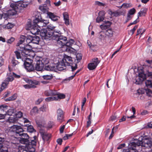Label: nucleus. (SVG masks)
<instances>
[{"instance_id": "1", "label": "nucleus", "mask_w": 152, "mask_h": 152, "mask_svg": "<svg viewBox=\"0 0 152 152\" xmlns=\"http://www.w3.org/2000/svg\"><path fill=\"white\" fill-rule=\"evenodd\" d=\"M72 62V58L70 57L65 56L62 60L59 61L57 65L51 63L49 65L45 66V70L49 71H56L57 70L61 71L65 69L67 66H70L72 69V71L73 72L77 68V64H74L72 66L70 65Z\"/></svg>"}, {"instance_id": "2", "label": "nucleus", "mask_w": 152, "mask_h": 152, "mask_svg": "<svg viewBox=\"0 0 152 152\" xmlns=\"http://www.w3.org/2000/svg\"><path fill=\"white\" fill-rule=\"evenodd\" d=\"M134 141L132 142V145H136L137 146L141 145L145 148H151L152 147V139L147 136L142 137L136 136L134 137Z\"/></svg>"}, {"instance_id": "3", "label": "nucleus", "mask_w": 152, "mask_h": 152, "mask_svg": "<svg viewBox=\"0 0 152 152\" xmlns=\"http://www.w3.org/2000/svg\"><path fill=\"white\" fill-rule=\"evenodd\" d=\"M26 38V37L24 35L20 36L19 42L17 44V48L18 50L17 51L20 52L21 54L23 53L26 55H28L32 49V47L30 45L22 44L24 42Z\"/></svg>"}, {"instance_id": "4", "label": "nucleus", "mask_w": 152, "mask_h": 152, "mask_svg": "<svg viewBox=\"0 0 152 152\" xmlns=\"http://www.w3.org/2000/svg\"><path fill=\"white\" fill-rule=\"evenodd\" d=\"M15 53L18 59H20L23 61L24 62L25 68L27 71L30 72L33 70L34 67L32 64L27 61H30L31 62V60L27 58L28 56L29 55V53L28 55H26L23 53L21 54L18 51H15Z\"/></svg>"}, {"instance_id": "5", "label": "nucleus", "mask_w": 152, "mask_h": 152, "mask_svg": "<svg viewBox=\"0 0 152 152\" xmlns=\"http://www.w3.org/2000/svg\"><path fill=\"white\" fill-rule=\"evenodd\" d=\"M10 130L9 133L11 132H13L17 136L19 135L21 137V138L29 139V136L27 133H23L24 130L20 126L13 125L11 126Z\"/></svg>"}, {"instance_id": "6", "label": "nucleus", "mask_w": 152, "mask_h": 152, "mask_svg": "<svg viewBox=\"0 0 152 152\" xmlns=\"http://www.w3.org/2000/svg\"><path fill=\"white\" fill-rule=\"evenodd\" d=\"M41 58L37 56L34 57L33 58L34 61L36 62L35 68L37 71L42 70L43 68L44 65L47 64L48 63V59L44 58L41 60Z\"/></svg>"}, {"instance_id": "7", "label": "nucleus", "mask_w": 152, "mask_h": 152, "mask_svg": "<svg viewBox=\"0 0 152 152\" xmlns=\"http://www.w3.org/2000/svg\"><path fill=\"white\" fill-rule=\"evenodd\" d=\"M52 39L56 40L57 44L60 46V47L64 49V45L67 42V38L63 36H59L54 34L52 37Z\"/></svg>"}, {"instance_id": "8", "label": "nucleus", "mask_w": 152, "mask_h": 152, "mask_svg": "<svg viewBox=\"0 0 152 152\" xmlns=\"http://www.w3.org/2000/svg\"><path fill=\"white\" fill-rule=\"evenodd\" d=\"M28 4V2L24 1H13L12 3H10V7H13L14 6H16L17 9L19 10L20 12L24 8L26 7Z\"/></svg>"}, {"instance_id": "9", "label": "nucleus", "mask_w": 152, "mask_h": 152, "mask_svg": "<svg viewBox=\"0 0 152 152\" xmlns=\"http://www.w3.org/2000/svg\"><path fill=\"white\" fill-rule=\"evenodd\" d=\"M40 35L42 39L50 40V38L52 39V37L54 34L51 32L47 31L46 29L43 28L40 30Z\"/></svg>"}, {"instance_id": "10", "label": "nucleus", "mask_w": 152, "mask_h": 152, "mask_svg": "<svg viewBox=\"0 0 152 152\" xmlns=\"http://www.w3.org/2000/svg\"><path fill=\"white\" fill-rule=\"evenodd\" d=\"M100 62V61L98 60L97 58L93 59L91 62L88 65V69L90 70L95 69Z\"/></svg>"}, {"instance_id": "11", "label": "nucleus", "mask_w": 152, "mask_h": 152, "mask_svg": "<svg viewBox=\"0 0 152 152\" xmlns=\"http://www.w3.org/2000/svg\"><path fill=\"white\" fill-rule=\"evenodd\" d=\"M74 42V40L73 39H70L68 40L67 39V42L64 45V49H62V50L64 51H65L68 52H71V49H72L71 48V46L72 45Z\"/></svg>"}, {"instance_id": "12", "label": "nucleus", "mask_w": 152, "mask_h": 152, "mask_svg": "<svg viewBox=\"0 0 152 152\" xmlns=\"http://www.w3.org/2000/svg\"><path fill=\"white\" fill-rule=\"evenodd\" d=\"M37 21V19H35L33 21V23L32 24V26L30 30L31 33L33 34L36 35L39 34L40 31L39 29L35 23H36Z\"/></svg>"}, {"instance_id": "13", "label": "nucleus", "mask_w": 152, "mask_h": 152, "mask_svg": "<svg viewBox=\"0 0 152 152\" xmlns=\"http://www.w3.org/2000/svg\"><path fill=\"white\" fill-rule=\"evenodd\" d=\"M57 120L60 123L64 121V116L63 111L60 109H58L57 111Z\"/></svg>"}, {"instance_id": "14", "label": "nucleus", "mask_w": 152, "mask_h": 152, "mask_svg": "<svg viewBox=\"0 0 152 152\" xmlns=\"http://www.w3.org/2000/svg\"><path fill=\"white\" fill-rule=\"evenodd\" d=\"M24 80L26 83L29 84L31 88H35L36 85L39 84V82L36 80H29L27 78H24Z\"/></svg>"}, {"instance_id": "15", "label": "nucleus", "mask_w": 152, "mask_h": 152, "mask_svg": "<svg viewBox=\"0 0 152 152\" xmlns=\"http://www.w3.org/2000/svg\"><path fill=\"white\" fill-rule=\"evenodd\" d=\"M146 75L143 72H139L136 80V84H140L146 79Z\"/></svg>"}, {"instance_id": "16", "label": "nucleus", "mask_w": 152, "mask_h": 152, "mask_svg": "<svg viewBox=\"0 0 152 152\" xmlns=\"http://www.w3.org/2000/svg\"><path fill=\"white\" fill-rule=\"evenodd\" d=\"M15 116L14 117H10L8 118V120L10 122L14 123L16 119V118H20L23 115V113L20 111H18L15 113Z\"/></svg>"}, {"instance_id": "17", "label": "nucleus", "mask_w": 152, "mask_h": 152, "mask_svg": "<svg viewBox=\"0 0 152 152\" xmlns=\"http://www.w3.org/2000/svg\"><path fill=\"white\" fill-rule=\"evenodd\" d=\"M48 23V21L45 20H42L40 21H38L37 20V23H35L39 29L40 30L41 29V27L46 26L47 24Z\"/></svg>"}, {"instance_id": "18", "label": "nucleus", "mask_w": 152, "mask_h": 152, "mask_svg": "<svg viewBox=\"0 0 152 152\" xmlns=\"http://www.w3.org/2000/svg\"><path fill=\"white\" fill-rule=\"evenodd\" d=\"M11 7L12 9L9 10L7 12L8 15H13L16 14L17 13L20 12L16 6H14L13 7Z\"/></svg>"}, {"instance_id": "19", "label": "nucleus", "mask_w": 152, "mask_h": 152, "mask_svg": "<svg viewBox=\"0 0 152 152\" xmlns=\"http://www.w3.org/2000/svg\"><path fill=\"white\" fill-rule=\"evenodd\" d=\"M9 72H8L7 74V77L5 80V81L8 82V83L9 82L12 81L14 79L13 76L14 72L10 71L9 68Z\"/></svg>"}, {"instance_id": "20", "label": "nucleus", "mask_w": 152, "mask_h": 152, "mask_svg": "<svg viewBox=\"0 0 152 152\" xmlns=\"http://www.w3.org/2000/svg\"><path fill=\"white\" fill-rule=\"evenodd\" d=\"M104 18V13L103 11H100L99 13V16L96 19V22L99 23L103 20Z\"/></svg>"}, {"instance_id": "21", "label": "nucleus", "mask_w": 152, "mask_h": 152, "mask_svg": "<svg viewBox=\"0 0 152 152\" xmlns=\"http://www.w3.org/2000/svg\"><path fill=\"white\" fill-rule=\"evenodd\" d=\"M47 15L49 18L52 20L54 21H57L59 18L58 16L55 15L53 13L50 12H48Z\"/></svg>"}, {"instance_id": "22", "label": "nucleus", "mask_w": 152, "mask_h": 152, "mask_svg": "<svg viewBox=\"0 0 152 152\" xmlns=\"http://www.w3.org/2000/svg\"><path fill=\"white\" fill-rule=\"evenodd\" d=\"M40 133L44 141L48 140L51 137V134H50L43 132H41Z\"/></svg>"}, {"instance_id": "23", "label": "nucleus", "mask_w": 152, "mask_h": 152, "mask_svg": "<svg viewBox=\"0 0 152 152\" xmlns=\"http://www.w3.org/2000/svg\"><path fill=\"white\" fill-rule=\"evenodd\" d=\"M111 25V23L109 21H105L104 23L100 26V27L102 30H105L109 28Z\"/></svg>"}, {"instance_id": "24", "label": "nucleus", "mask_w": 152, "mask_h": 152, "mask_svg": "<svg viewBox=\"0 0 152 152\" xmlns=\"http://www.w3.org/2000/svg\"><path fill=\"white\" fill-rule=\"evenodd\" d=\"M63 16L65 24L67 26L69 25V20L68 13L66 12H64L63 13Z\"/></svg>"}, {"instance_id": "25", "label": "nucleus", "mask_w": 152, "mask_h": 152, "mask_svg": "<svg viewBox=\"0 0 152 152\" xmlns=\"http://www.w3.org/2000/svg\"><path fill=\"white\" fill-rule=\"evenodd\" d=\"M31 41L32 43L37 44L39 43V37L37 36L32 37Z\"/></svg>"}, {"instance_id": "26", "label": "nucleus", "mask_w": 152, "mask_h": 152, "mask_svg": "<svg viewBox=\"0 0 152 152\" xmlns=\"http://www.w3.org/2000/svg\"><path fill=\"white\" fill-rule=\"evenodd\" d=\"M38 108L36 107H34L31 110L30 114L32 115H35L38 113Z\"/></svg>"}, {"instance_id": "27", "label": "nucleus", "mask_w": 152, "mask_h": 152, "mask_svg": "<svg viewBox=\"0 0 152 152\" xmlns=\"http://www.w3.org/2000/svg\"><path fill=\"white\" fill-rule=\"evenodd\" d=\"M9 83L5 81V80L3 82L1 85V86L0 88V93L4 89L6 88L7 86L8 85Z\"/></svg>"}, {"instance_id": "28", "label": "nucleus", "mask_w": 152, "mask_h": 152, "mask_svg": "<svg viewBox=\"0 0 152 152\" xmlns=\"http://www.w3.org/2000/svg\"><path fill=\"white\" fill-rule=\"evenodd\" d=\"M56 97V100H58L59 99H63L64 98L65 96L64 94H60L58 92V94L56 96H55Z\"/></svg>"}, {"instance_id": "29", "label": "nucleus", "mask_w": 152, "mask_h": 152, "mask_svg": "<svg viewBox=\"0 0 152 152\" xmlns=\"http://www.w3.org/2000/svg\"><path fill=\"white\" fill-rule=\"evenodd\" d=\"M17 97V95L16 94H14L12 96L5 99L6 101H12L15 99Z\"/></svg>"}, {"instance_id": "30", "label": "nucleus", "mask_w": 152, "mask_h": 152, "mask_svg": "<svg viewBox=\"0 0 152 152\" xmlns=\"http://www.w3.org/2000/svg\"><path fill=\"white\" fill-rule=\"evenodd\" d=\"M146 12V9L145 8L141 9L140 11L138 13V17L145 15Z\"/></svg>"}, {"instance_id": "31", "label": "nucleus", "mask_w": 152, "mask_h": 152, "mask_svg": "<svg viewBox=\"0 0 152 152\" xmlns=\"http://www.w3.org/2000/svg\"><path fill=\"white\" fill-rule=\"evenodd\" d=\"M122 15V13L120 11L111 12V15L112 16L117 17Z\"/></svg>"}, {"instance_id": "32", "label": "nucleus", "mask_w": 152, "mask_h": 152, "mask_svg": "<svg viewBox=\"0 0 152 152\" xmlns=\"http://www.w3.org/2000/svg\"><path fill=\"white\" fill-rule=\"evenodd\" d=\"M27 125H24V126H27V130L28 132L32 133L35 131V130L33 126L31 125L27 126Z\"/></svg>"}, {"instance_id": "33", "label": "nucleus", "mask_w": 152, "mask_h": 152, "mask_svg": "<svg viewBox=\"0 0 152 152\" xmlns=\"http://www.w3.org/2000/svg\"><path fill=\"white\" fill-rule=\"evenodd\" d=\"M131 145L133 147H130L129 148V152H137V150L135 149V147L137 146L136 145H132V143H131Z\"/></svg>"}, {"instance_id": "34", "label": "nucleus", "mask_w": 152, "mask_h": 152, "mask_svg": "<svg viewBox=\"0 0 152 152\" xmlns=\"http://www.w3.org/2000/svg\"><path fill=\"white\" fill-rule=\"evenodd\" d=\"M145 30L143 28H139L137 30V35L140 34V37H141L142 35L145 32Z\"/></svg>"}, {"instance_id": "35", "label": "nucleus", "mask_w": 152, "mask_h": 152, "mask_svg": "<svg viewBox=\"0 0 152 152\" xmlns=\"http://www.w3.org/2000/svg\"><path fill=\"white\" fill-rule=\"evenodd\" d=\"M15 110L13 109H10L8 110L5 115H7L10 116L12 115L15 114Z\"/></svg>"}, {"instance_id": "36", "label": "nucleus", "mask_w": 152, "mask_h": 152, "mask_svg": "<svg viewBox=\"0 0 152 152\" xmlns=\"http://www.w3.org/2000/svg\"><path fill=\"white\" fill-rule=\"evenodd\" d=\"M105 33L106 35L110 37H112L113 34V31L111 29H109L107 30Z\"/></svg>"}, {"instance_id": "37", "label": "nucleus", "mask_w": 152, "mask_h": 152, "mask_svg": "<svg viewBox=\"0 0 152 152\" xmlns=\"http://www.w3.org/2000/svg\"><path fill=\"white\" fill-rule=\"evenodd\" d=\"M48 109V105L44 104L40 108V111L43 112H46Z\"/></svg>"}, {"instance_id": "38", "label": "nucleus", "mask_w": 152, "mask_h": 152, "mask_svg": "<svg viewBox=\"0 0 152 152\" xmlns=\"http://www.w3.org/2000/svg\"><path fill=\"white\" fill-rule=\"evenodd\" d=\"M45 100L47 102H50L53 101H56L55 96L49 97L46 98L45 99Z\"/></svg>"}, {"instance_id": "39", "label": "nucleus", "mask_w": 152, "mask_h": 152, "mask_svg": "<svg viewBox=\"0 0 152 152\" xmlns=\"http://www.w3.org/2000/svg\"><path fill=\"white\" fill-rule=\"evenodd\" d=\"M39 9L44 13H47L48 12L45 7L43 6H40L39 7Z\"/></svg>"}, {"instance_id": "40", "label": "nucleus", "mask_w": 152, "mask_h": 152, "mask_svg": "<svg viewBox=\"0 0 152 152\" xmlns=\"http://www.w3.org/2000/svg\"><path fill=\"white\" fill-rule=\"evenodd\" d=\"M146 86L148 87L151 88L152 87V81L149 80H147L145 82Z\"/></svg>"}, {"instance_id": "41", "label": "nucleus", "mask_w": 152, "mask_h": 152, "mask_svg": "<svg viewBox=\"0 0 152 152\" xmlns=\"http://www.w3.org/2000/svg\"><path fill=\"white\" fill-rule=\"evenodd\" d=\"M106 33H105L104 31H101L100 33V37L101 39L104 40V39L106 36Z\"/></svg>"}, {"instance_id": "42", "label": "nucleus", "mask_w": 152, "mask_h": 152, "mask_svg": "<svg viewBox=\"0 0 152 152\" xmlns=\"http://www.w3.org/2000/svg\"><path fill=\"white\" fill-rule=\"evenodd\" d=\"M29 141L28 143L29 145H32V146L35 145L37 142V140L29 139Z\"/></svg>"}, {"instance_id": "43", "label": "nucleus", "mask_w": 152, "mask_h": 152, "mask_svg": "<svg viewBox=\"0 0 152 152\" xmlns=\"http://www.w3.org/2000/svg\"><path fill=\"white\" fill-rule=\"evenodd\" d=\"M32 26V25H31V22L30 21L28 22L26 26V29L27 30H30Z\"/></svg>"}, {"instance_id": "44", "label": "nucleus", "mask_w": 152, "mask_h": 152, "mask_svg": "<svg viewBox=\"0 0 152 152\" xmlns=\"http://www.w3.org/2000/svg\"><path fill=\"white\" fill-rule=\"evenodd\" d=\"M94 4L96 5H97L100 7H103L105 5V4L98 1H95Z\"/></svg>"}, {"instance_id": "45", "label": "nucleus", "mask_w": 152, "mask_h": 152, "mask_svg": "<svg viewBox=\"0 0 152 152\" xmlns=\"http://www.w3.org/2000/svg\"><path fill=\"white\" fill-rule=\"evenodd\" d=\"M138 28L137 26H135L134 27L129 31V34L132 35L135 32V31Z\"/></svg>"}, {"instance_id": "46", "label": "nucleus", "mask_w": 152, "mask_h": 152, "mask_svg": "<svg viewBox=\"0 0 152 152\" xmlns=\"http://www.w3.org/2000/svg\"><path fill=\"white\" fill-rule=\"evenodd\" d=\"M31 38L32 36H28L27 37L26 42L28 43L27 44H28L32 43Z\"/></svg>"}, {"instance_id": "47", "label": "nucleus", "mask_w": 152, "mask_h": 152, "mask_svg": "<svg viewBox=\"0 0 152 152\" xmlns=\"http://www.w3.org/2000/svg\"><path fill=\"white\" fill-rule=\"evenodd\" d=\"M132 112L133 113V115H132L130 117L127 116V118H130L131 119H132V118H134L135 117V116L134 115L135 114V112H136L135 108L134 107H132Z\"/></svg>"}, {"instance_id": "48", "label": "nucleus", "mask_w": 152, "mask_h": 152, "mask_svg": "<svg viewBox=\"0 0 152 152\" xmlns=\"http://www.w3.org/2000/svg\"><path fill=\"white\" fill-rule=\"evenodd\" d=\"M145 91L146 93L148 96H151L152 95V91L150 89H146Z\"/></svg>"}, {"instance_id": "49", "label": "nucleus", "mask_w": 152, "mask_h": 152, "mask_svg": "<svg viewBox=\"0 0 152 152\" xmlns=\"http://www.w3.org/2000/svg\"><path fill=\"white\" fill-rule=\"evenodd\" d=\"M76 58L78 61H79L82 58V54L80 53H77L76 55Z\"/></svg>"}, {"instance_id": "50", "label": "nucleus", "mask_w": 152, "mask_h": 152, "mask_svg": "<svg viewBox=\"0 0 152 152\" xmlns=\"http://www.w3.org/2000/svg\"><path fill=\"white\" fill-rule=\"evenodd\" d=\"M51 90H48L45 92L44 94L46 96H51Z\"/></svg>"}, {"instance_id": "51", "label": "nucleus", "mask_w": 152, "mask_h": 152, "mask_svg": "<svg viewBox=\"0 0 152 152\" xmlns=\"http://www.w3.org/2000/svg\"><path fill=\"white\" fill-rule=\"evenodd\" d=\"M145 90L143 89H139L137 91V93L138 95L142 94L144 93Z\"/></svg>"}, {"instance_id": "52", "label": "nucleus", "mask_w": 152, "mask_h": 152, "mask_svg": "<svg viewBox=\"0 0 152 152\" xmlns=\"http://www.w3.org/2000/svg\"><path fill=\"white\" fill-rule=\"evenodd\" d=\"M12 66H15L17 65L19 63L18 61L14 59H13L12 60Z\"/></svg>"}, {"instance_id": "53", "label": "nucleus", "mask_w": 152, "mask_h": 152, "mask_svg": "<svg viewBox=\"0 0 152 152\" xmlns=\"http://www.w3.org/2000/svg\"><path fill=\"white\" fill-rule=\"evenodd\" d=\"M136 12V10L134 8H133L130 9L128 13L130 15H133Z\"/></svg>"}, {"instance_id": "54", "label": "nucleus", "mask_w": 152, "mask_h": 152, "mask_svg": "<svg viewBox=\"0 0 152 152\" xmlns=\"http://www.w3.org/2000/svg\"><path fill=\"white\" fill-rule=\"evenodd\" d=\"M55 28V27L51 24H49L47 26V28L49 30H54Z\"/></svg>"}, {"instance_id": "55", "label": "nucleus", "mask_w": 152, "mask_h": 152, "mask_svg": "<svg viewBox=\"0 0 152 152\" xmlns=\"http://www.w3.org/2000/svg\"><path fill=\"white\" fill-rule=\"evenodd\" d=\"M14 25L13 24L8 23L6 26V28L7 29H11L13 27Z\"/></svg>"}, {"instance_id": "56", "label": "nucleus", "mask_w": 152, "mask_h": 152, "mask_svg": "<svg viewBox=\"0 0 152 152\" xmlns=\"http://www.w3.org/2000/svg\"><path fill=\"white\" fill-rule=\"evenodd\" d=\"M51 96H56L58 94V92L56 90H51Z\"/></svg>"}, {"instance_id": "57", "label": "nucleus", "mask_w": 152, "mask_h": 152, "mask_svg": "<svg viewBox=\"0 0 152 152\" xmlns=\"http://www.w3.org/2000/svg\"><path fill=\"white\" fill-rule=\"evenodd\" d=\"M129 5L127 3H123L121 6L118 7L119 8H121L122 7L124 8H127L129 7Z\"/></svg>"}, {"instance_id": "58", "label": "nucleus", "mask_w": 152, "mask_h": 152, "mask_svg": "<svg viewBox=\"0 0 152 152\" xmlns=\"http://www.w3.org/2000/svg\"><path fill=\"white\" fill-rule=\"evenodd\" d=\"M80 71V70H77L76 72L74 74V75H72V76H70L67 79V80H72V79L75 76V75L77 74V73H78L79 71Z\"/></svg>"}, {"instance_id": "59", "label": "nucleus", "mask_w": 152, "mask_h": 152, "mask_svg": "<svg viewBox=\"0 0 152 152\" xmlns=\"http://www.w3.org/2000/svg\"><path fill=\"white\" fill-rule=\"evenodd\" d=\"M43 78L45 79L50 80L51 79V76L49 75H45L43 76Z\"/></svg>"}, {"instance_id": "60", "label": "nucleus", "mask_w": 152, "mask_h": 152, "mask_svg": "<svg viewBox=\"0 0 152 152\" xmlns=\"http://www.w3.org/2000/svg\"><path fill=\"white\" fill-rule=\"evenodd\" d=\"M43 100V99L40 98L38 99L35 102V104H39Z\"/></svg>"}, {"instance_id": "61", "label": "nucleus", "mask_w": 152, "mask_h": 152, "mask_svg": "<svg viewBox=\"0 0 152 152\" xmlns=\"http://www.w3.org/2000/svg\"><path fill=\"white\" fill-rule=\"evenodd\" d=\"M15 40L14 38L11 37L10 39H8L7 41V43H8L11 44Z\"/></svg>"}, {"instance_id": "62", "label": "nucleus", "mask_w": 152, "mask_h": 152, "mask_svg": "<svg viewBox=\"0 0 152 152\" xmlns=\"http://www.w3.org/2000/svg\"><path fill=\"white\" fill-rule=\"evenodd\" d=\"M116 120V117L114 115L110 117V120L111 121H115Z\"/></svg>"}, {"instance_id": "63", "label": "nucleus", "mask_w": 152, "mask_h": 152, "mask_svg": "<svg viewBox=\"0 0 152 152\" xmlns=\"http://www.w3.org/2000/svg\"><path fill=\"white\" fill-rule=\"evenodd\" d=\"M7 107L6 105H2L0 106V109L4 110Z\"/></svg>"}, {"instance_id": "64", "label": "nucleus", "mask_w": 152, "mask_h": 152, "mask_svg": "<svg viewBox=\"0 0 152 152\" xmlns=\"http://www.w3.org/2000/svg\"><path fill=\"white\" fill-rule=\"evenodd\" d=\"M65 125H64L60 127V133H62L63 132L65 128Z\"/></svg>"}]
</instances>
